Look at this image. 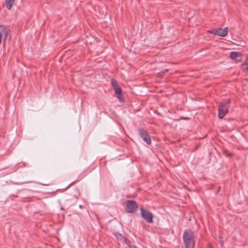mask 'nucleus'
<instances>
[{
  "label": "nucleus",
  "mask_w": 248,
  "mask_h": 248,
  "mask_svg": "<svg viewBox=\"0 0 248 248\" xmlns=\"http://www.w3.org/2000/svg\"><path fill=\"white\" fill-rule=\"evenodd\" d=\"M140 211L142 218H143L147 223H152L153 222V217L152 213L148 210L143 208H141Z\"/></svg>",
  "instance_id": "nucleus-3"
},
{
  "label": "nucleus",
  "mask_w": 248,
  "mask_h": 248,
  "mask_svg": "<svg viewBox=\"0 0 248 248\" xmlns=\"http://www.w3.org/2000/svg\"><path fill=\"white\" fill-rule=\"evenodd\" d=\"M115 93L117 94H122V89L120 87H115L113 88Z\"/></svg>",
  "instance_id": "nucleus-12"
},
{
  "label": "nucleus",
  "mask_w": 248,
  "mask_h": 248,
  "mask_svg": "<svg viewBox=\"0 0 248 248\" xmlns=\"http://www.w3.org/2000/svg\"><path fill=\"white\" fill-rule=\"evenodd\" d=\"M183 238L186 248H194L195 235L192 231L189 229L185 230L183 233Z\"/></svg>",
  "instance_id": "nucleus-1"
},
{
  "label": "nucleus",
  "mask_w": 248,
  "mask_h": 248,
  "mask_svg": "<svg viewBox=\"0 0 248 248\" xmlns=\"http://www.w3.org/2000/svg\"><path fill=\"white\" fill-rule=\"evenodd\" d=\"M241 66L244 71H248V57L245 58L244 63L242 64Z\"/></svg>",
  "instance_id": "nucleus-11"
},
{
  "label": "nucleus",
  "mask_w": 248,
  "mask_h": 248,
  "mask_svg": "<svg viewBox=\"0 0 248 248\" xmlns=\"http://www.w3.org/2000/svg\"><path fill=\"white\" fill-rule=\"evenodd\" d=\"M139 133L140 138L148 145L151 143L150 137L146 130L143 128H140L139 129Z\"/></svg>",
  "instance_id": "nucleus-5"
},
{
  "label": "nucleus",
  "mask_w": 248,
  "mask_h": 248,
  "mask_svg": "<svg viewBox=\"0 0 248 248\" xmlns=\"http://www.w3.org/2000/svg\"><path fill=\"white\" fill-rule=\"evenodd\" d=\"M131 248H137V247L135 246H133L131 247Z\"/></svg>",
  "instance_id": "nucleus-18"
},
{
  "label": "nucleus",
  "mask_w": 248,
  "mask_h": 248,
  "mask_svg": "<svg viewBox=\"0 0 248 248\" xmlns=\"http://www.w3.org/2000/svg\"><path fill=\"white\" fill-rule=\"evenodd\" d=\"M10 35V30L6 27L0 25V45L1 43L2 39L6 40Z\"/></svg>",
  "instance_id": "nucleus-6"
},
{
  "label": "nucleus",
  "mask_w": 248,
  "mask_h": 248,
  "mask_svg": "<svg viewBox=\"0 0 248 248\" xmlns=\"http://www.w3.org/2000/svg\"><path fill=\"white\" fill-rule=\"evenodd\" d=\"M79 207L80 208H82V207H82V206L81 205H79Z\"/></svg>",
  "instance_id": "nucleus-19"
},
{
  "label": "nucleus",
  "mask_w": 248,
  "mask_h": 248,
  "mask_svg": "<svg viewBox=\"0 0 248 248\" xmlns=\"http://www.w3.org/2000/svg\"><path fill=\"white\" fill-rule=\"evenodd\" d=\"M117 95V98L120 102L123 103L124 102V97L122 96V94H118Z\"/></svg>",
  "instance_id": "nucleus-13"
},
{
  "label": "nucleus",
  "mask_w": 248,
  "mask_h": 248,
  "mask_svg": "<svg viewBox=\"0 0 248 248\" xmlns=\"http://www.w3.org/2000/svg\"><path fill=\"white\" fill-rule=\"evenodd\" d=\"M75 191L77 192V195H75L74 196L75 197H76V198H78V197L79 196V192L78 191V190L76 189L75 190Z\"/></svg>",
  "instance_id": "nucleus-15"
},
{
  "label": "nucleus",
  "mask_w": 248,
  "mask_h": 248,
  "mask_svg": "<svg viewBox=\"0 0 248 248\" xmlns=\"http://www.w3.org/2000/svg\"><path fill=\"white\" fill-rule=\"evenodd\" d=\"M207 248H212V247L210 244H208Z\"/></svg>",
  "instance_id": "nucleus-17"
},
{
  "label": "nucleus",
  "mask_w": 248,
  "mask_h": 248,
  "mask_svg": "<svg viewBox=\"0 0 248 248\" xmlns=\"http://www.w3.org/2000/svg\"><path fill=\"white\" fill-rule=\"evenodd\" d=\"M230 57L231 59L237 62H241L242 60V54L240 52L232 51L230 54Z\"/></svg>",
  "instance_id": "nucleus-7"
},
{
  "label": "nucleus",
  "mask_w": 248,
  "mask_h": 248,
  "mask_svg": "<svg viewBox=\"0 0 248 248\" xmlns=\"http://www.w3.org/2000/svg\"><path fill=\"white\" fill-rule=\"evenodd\" d=\"M210 33L213 34L215 35H217L221 37H225L227 36L228 32V28L225 27L224 29L222 28H218L209 31Z\"/></svg>",
  "instance_id": "nucleus-4"
},
{
  "label": "nucleus",
  "mask_w": 248,
  "mask_h": 248,
  "mask_svg": "<svg viewBox=\"0 0 248 248\" xmlns=\"http://www.w3.org/2000/svg\"><path fill=\"white\" fill-rule=\"evenodd\" d=\"M125 211L127 213H133L138 209L136 202L133 200H128L125 202Z\"/></svg>",
  "instance_id": "nucleus-2"
},
{
  "label": "nucleus",
  "mask_w": 248,
  "mask_h": 248,
  "mask_svg": "<svg viewBox=\"0 0 248 248\" xmlns=\"http://www.w3.org/2000/svg\"><path fill=\"white\" fill-rule=\"evenodd\" d=\"M168 71H169L168 69H165L161 71V72L163 73H164L167 72Z\"/></svg>",
  "instance_id": "nucleus-16"
},
{
  "label": "nucleus",
  "mask_w": 248,
  "mask_h": 248,
  "mask_svg": "<svg viewBox=\"0 0 248 248\" xmlns=\"http://www.w3.org/2000/svg\"><path fill=\"white\" fill-rule=\"evenodd\" d=\"M228 110L226 109V108H223L219 107L218 108V116L220 119L223 118L226 114L228 112Z\"/></svg>",
  "instance_id": "nucleus-8"
},
{
  "label": "nucleus",
  "mask_w": 248,
  "mask_h": 248,
  "mask_svg": "<svg viewBox=\"0 0 248 248\" xmlns=\"http://www.w3.org/2000/svg\"><path fill=\"white\" fill-rule=\"evenodd\" d=\"M15 0H5V5L7 9L10 10L12 9Z\"/></svg>",
  "instance_id": "nucleus-10"
},
{
  "label": "nucleus",
  "mask_w": 248,
  "mask_h": 248,
  "mask_svg": "<svg viewBox=\"0 0 248 248\" xmlns=\"http://www.w3.org/2000/svg\"><path fill=\"white\" fill-rule=\"evenodd\" d=\"M111 84H112V85L113 88L115 87H116L117 81L115 79H111Z\"/></svg>",
  "instance_id": "nucleus-14"
},
{
  "label": "nucleus",
  "mask_w": 248,
  "mask_h": 248,
  "mask_svg": "<svg viewBox=\"0 0 248 248\" xmlns=\"http://www.w3.org/2000/svg\"><path fill=\"white\" fill-rule=\"evenodd\" d=\"M230 99H225L221 103V104L219 105V107H220L223 108H226V109H227V110H228V108L230 106Z\"/></svg>",
  "instance_id": "nucleus-9"
}]
</instances>
